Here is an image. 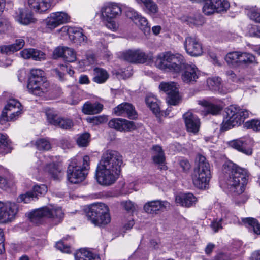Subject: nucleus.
<instances>
[{
  "mask_svg": "<svg viewBox=\"0 0 260 260\" xmlns=\"http://www.w3.org/2000/svg\"><path fill=\"white\" fill-rule=\"evenodd\" d=\"M125 210L129 212H133L135 210V206L131 201H126L122 203Z\"/></svg>",
  "mask_w": 260,
  "mask_h": 260,
  "instance_id": "63",
  "label": "nucleus"
},
{
  "mask_svg": "<svg viewBox=\"0 0 260 260\" xmlns=\"http://www.w3.org/2000/svg\"><path fill=\"white\" fill-rule=\"evenodd\" d=\"M239 63L241 64H249L255 61V57L251 53L247 52H239Z\"/></svg>",
  "mask_w": 260,
  "mask_h": 260,
  "instance_id": "42",
  "label": "nucleus"
},
{
  "mask_svg": "<svg viewBox=\"0 0 260 260\" xmlns=\"http://www.w3.org/2000/svg\"><path fill=\"white\" fill-rule=\"evenodd\" d=\"M197 202V198L191 193H181L175 197V202L181 206L190 207Z\"/></svg>",
  "mask_w": 260,
  "mask_h": 260,
  "instance_id": "25",
  "label": "nucleus"
},
{
  "mask_svg": "<svg viewBox=\"0 0 260 260\" xmlns=\"http://www.w3.org/2000/svg\"><path fill=\"white\" fill-rule=\"evenodd\" d=\"M199 104L204 107L207 114L216 115L220 113L222 106L217 103H213L205 100L199 101Z\"/></svg>",
  "mask_w": 260,
  "mask_h": 260,
  "instance_id": "27",
  "label": "nucleus"
},
{
  "mask_svg": "<svg viewBox=\"0 0 260 260\" xmlns=\"http://www.w3.org/2000/svg\"><path fill=\"white\" fill-rule=\"evenodd\" d=\"M224 182L230 190L237 194H242L245 190L248 178V171L232 161L223 165Z\"/></svg>",
  "mask_w": 260,
  "mask_h": 260,
  "instance_id": "2",
  "label": "nucleus"
},
{
  "mask_svg": "<svg viewBox=\"0 0 260 260\" xmlns=\"http://www.w3.org/2000/svg\"><path fill=\"white\" fill-rule=\"evenodd\" d=\"M21 107V104L18 100L12 99L8 101L3 110L7 112L11 111H15V109H16V110H22Z\"/></svg>",
  "mask_w": 260,
  "mask_h": 260,
  "instance_id": "43",
  "label": "nucleus"
},
{
  "mask_svg": "<svg viewBox=\"0 0 260 260\" xmlns=\"http://www.w3.org/2000/svg\"><path fill=\"white\" fill-rule=\"evenodd\" d=\"M184 72L181 75L182 81L188 84H193L200 75V72L194 65L186 64Z\"/></svg>",
  "mask_w": 260,
  "mask_h": 260,
  "instance_id": "22",
  "label": "nucleus"
},
{
  "mask_svg": "<svg viewBox=\"0 0 260 260\" xmlns=\"http://www.w3.org/2000/svg\"><path fill=\"white\" fill-rule=\"evenodd\" d=\"M49 87V83L42 70L35 68L30 70L27 85L30 93L36 96H42L48 91Z\"/></svg>",
  "mask_w": 260,
  "mask_h": 260,
  "instance_id": "5",
  "label": "nucleus"
},
{
  "mask_svg": "<svg viewBox=\"0 0 260 260\" xmlns=\"http://www.w3.org/2000/svg\"><path fill=\"white\" fill-rule=\"evenodd\" d=\"M229 147L247 156L253 154L254 141L249 137L245 136L228 142Z\"/></svg>",
  "mask_w": 260,
  "mask_h": 260,
  "instance_id": "11",
  "label": "nucleus"
},
{
  "mask_svg": "<svg viewBox=\"0 0 260 260\" xmlns=\"http://www.w3.org/2000/svg\"><path fill=\"white\" fill-rule=\"evenodd\" d=\"M179 166L184 171H188L190 167V164L187 159H182L179 161Z\"/></svg>",
  "mask_w": 260,
  "mask_h": 260,
  "instance_id": "64",
  "label": "nucleus"
},
{
  "mask_svg": "<svg viewBox=\"0 0 260 260\" xmlns=\"http://www.w3.org/2000/svg\"><path fill=\"white\" fill-rule=\"evenodd\" d=\"M86 213L88 220L95 225H105L111 221L109 208L104 203L91 205L88 207Z\"/></svg>",
  "mask_w": 260,
  "mask_h": 260,
  "instance_id": "9",
  "label": "nucleus"
},
{
  "mask_svg": "<svg viewBox=\"0 0 260 260\" xmlns=\"http://www.w3.org/2000/svg\"><path fill=\"white\" fill-rule=\"evenodd\" d=\"M103 105L99 103L86 102L82 107V111L85 114H95L100 113L103 109Z\"/></svg>",
  "mask_w": 260,
  "mask_h": 260,
  "instance_id": "32",
  "label": "nucleus"
},
{
  "mask_svg": "<svg viewBox=\"0 0 260 260\" xmlns=\"http://www.w3.org/2000/svg\"><path fill=\"white\" fill-rule=\"evenodd\" d=\"M46 58V55L43 52L34 49V52L32 54L31 59L36 61H42L44 60Z\"/></svg>",
  "mask_w": 260,
  "mask_h": 260,
  "instance_id": "55",
  "label": "nucleus"
},
{
  "mask_svg": "<svg viewBox=\"0 0 260 260\" xmlns=\"http://www.w3.org/2000/svg\"><path fill=\"white\" fill-rule=\"evenodd\" d=\"M55 14L57 21L59 22L60 25L68 23L70 21V17L66 12H56L54 13Z\"/></svg>",
  "mask_w": 260,
  "mask_h": 260,
  "instance_id": "52",
  "label": "nucleus"
},
{
  "mask_svg": "<svg viewBox=\"0 0 260 260\" xmlns=\"http://www.w3.org/2000/svg\"><path fill=\"white\" fill-rule=\"evenodd\" d=\"M55 14L52 13L50 14V16L47 17L46 19V27L50 30L54 29L59 25L60 24L57 21L56 17H55Z\"/></svg>",
  "mask_w": 260,
  "mask_h": 260,
  "instance_id": "46",
  "label": "nucleus"
},
{
  "mask_svg": "<svg viewBox=\"0 0 260 260\" xmlns=\"http://www.w3.org/2000/svg\"><path fill=\"white\" fill-rule=\"evenodd\" d=\"M87 121L94 125H99L106 123L108 121V118L105 115H100L88 118Z\"/></svg>",
  "mask_w": 260,
  "mask_h": 260,
  "instance_id": "51",
  "label": "nucleus"
},
{
  "mask_svg": "<svg viewBox=\"0 0 260 260\" xmlns=\"http://www.w3.org/2000/svg\"><path fill=\"white\" fill-rule=\"evenodd\" d=\"M223 220H220V219L214 220L211 223L210 226L214 232H217L219 230L222 229L221 222Z\"/></svg>",
  "mask_w": 260,
  "mask_h": 260,
  "instance_id": "62",
  "label": "nucleus"
},
{
  "mask_svg": "<svg viewBox=\"0 0 260 260\" xmlns=\"http://www.w3.org/2000/svg\"><path fill=\"white\" fill-rule=\"evenodd\" d=\"M109 78L108 72L104 69L95 68L94 69L93 81L98 84L105 83Z\"/></svg>",
  "mask_w": 260,
  "mask_h": 260,
  "instance_id": "34",
  "label": "nucleus"
},
{
  "mask_svg": "<svg viewBox=\"0 0 260 260\" xmlns=\"http://www.w3.org/2000/svg\"><path fill=\"white\" fill-rule=\"evenodd\" d=\"M139 28L144 31H150V26L148 25V22L147 19L139 15L138 18L134 21Z\"/></svg>",
  "mask_w": 260,
  "mask_h": 260,
  "instance_id": "44",
  "label": "nucleus"
},
{
  "mask_svg": "<svg viewBox=\"0 0 260 260\" xmlns=\"http://www.w3.org/2000/svg\"><path fill=\"white\" fill-rule=\"evenodd\" d=\"M169 205L167 201L154 200L146 203L144 206V210L149 214H156L158 211L166 209Z\"/></svg>",
  "mask_w": 260,
  "mask_h": 260,
  "instance_id": "23",
  "label": "nucleus"
},
{
  "mask_svg": "<svg viewBox=\"0 0 260 260\" xmlns=\"http://www.w3.org/2000/svg\"><path fill=\"white\" fill-rule=\"evenodd\" d=\"M249 18L255 22L260 23V11L253 10L249 12L248 14Z\"/></svg>",
  "mask_w": 260,
  "mask_h": 260,
  "instance_id": "59",
  "label": "nucleus"
},
{
  "mask_svg": "<svg viewBox=\"0 0 260 260\" xmlns=\"http://www.w3.org/2000/svg\"><path fill=\"white\" fill-rule=\"evenodd\" d=\"M183 117L187 131L193 134H197L199 132L200 127L199 118L189 111L184 114Z\"/></svg>",
  "mask_w": 260,
  "mask_h": 260,
  "instance_id": "21",
  "label": "nucleus"
},
{
  "mask_svg": "<svg viewBox=\"0 0 260 260\" xmlns=\"http://www.w3.org/2000/svg\"><path fill=\"white\" fill-rule=\"evenodd\" d=\"M159 88L160 90L168 94V103L170 105H176L179 101V92L176 83L174 82H161Z\"/></svg>",
  "mask_w": 260,
  "mask_h": 260,
  "instance_id": "14",
  "label": "nucleus"
},
{
  "mask_svg": "<svg viewBox=\"0 0 260 260\" xmlns=\"http://www.w3.org/2000/svg\"><path fill=\"white\" fill-rule=\"evenodd\" d=\"M185 21L187 25L193 27L202 25L205 22V20L202 15L197 13L192 16L186 17Z\"/></svg>",
  "mask_w": 260,
  "mask_h": 260,
  "instance_id": "37",
  "label": "nucleus"
},
{
  "mask_svg": "<svg viewBox=\"0 0 260 260\" xmlns=\"http://www.w3.org/2000/svg\"><path fill=\"white\" fill-rule=\"evenodd\" d=\"M44 171L56 180H60L63 176V173L58 165L54 162L47 164L44 168Z\"/></svg>",
  "mask_w": 260,
  "mask_h": 260,
  "instance_id": "31",
  "label": "nucleus"
},
{
  "mask_svg": "<svg viewBox=\"0 0 260 260\" xmlns=\"http://www.w3.org/2000/svg\"><path fill=\"white\" fill-rule=\"evenodd\" d=\"M47 191V187L44 184L35 185L31 191L26 192L24 194L19 196L17 198L18 202L28 203L39 196L44 194Z\"/></svg>",
  "mask_w": 260,
  "mask_h": 260,
  "instance_id": "16",
  "label": "nucleus"
},
{
  "mask_svg": "<svg viewBox=\"0 0 260 260\" xmlns=\"http://www.w3.org/2000/svg\"><path fill=\"white\" fill-rule=\"evenodd\" d=\"M48 122L54 125L58 126L64 129H69L73 126V122L70 119L62 118L52 110L49 109L46 112Z\"/></svg>",
  "mask_w": 260,
  "mask_h": 260,
  "instance_id": "17",
  "label": "nucleus"
},
{
  "mask_svg": "<svg viewBox=\"0 0 260 260\" xmlns=\"http://www.w3.org/2000/svg\"><path fill=\"white\" fill-rule=\"evenodd\" d=\"M12 143L6 135L0 133V154H6L11 152Z\"/></svg>",
  "mask_w": 260,
  "mask_h": 260,
  "instance_id": "36",
  "label": "nucleus"
},
{
  "mask_svg": "<svg viewBox=\"0 0 260 260\" xmlns=\"http://www.w3.org/2000/svg\"><path fill=\"white\" fill-rule=\"evenodd\" d=\"M220 211L221 214L220 220H223V222L226 223H231L236 221V216L231 212L226 207L221 206Z\"/></svg>",
  "mask_w": 260,
  "mask_h": 260,
  "instance_id": "39",
  "label": "nucleus"
},
{
  "mask_svg": "<svg viewBox=\"0 0 260 260\" xmlns=\"http://www.w3.org/2000/svg\"><path fill=\"white\" fill-rule=\"evenodd\" d=\"M120 57L133 63H144L153 59L151 53H146L140 49L126 50L121 53Z\"/></svg>",
  "mask_w": 260,
  "mask_h": 260,
  "instance_id": "10",
  "label": "nucleus"
},
{
  "mask_svg": "<svg viewBox=\"0 0 260 260\" xmlns=\"http://www.w3.org/2000/svg\"><path fill=\"white\" fill-rule=\"evenodd\" d=\"M243 222L249 232L257 235L260 234V224L256 219L248 217L244 219Z\"/></svg>",
  "mask_w": 260,
  "mask_h": 260,
  "instance_id": "35",
  "label": "nucleus"
},
{
  "mask_svg": "<svg viewBox=\"0 0 260 260\" xmlns=\"http://www.w3.org/2000/svg\"><path fill=\"white\" fill-rule=\"evenodd\" d=\"M239 51H234L226 54L225 59L230 66L232 67L239 66Z\"/></svg>",
  "mask_w": 260,
  "mask_h": 260,
  "instance_id": "41",
  "label": "nucleus"
},
{
  "mask_svg": "<svg viewBox=\"0 0 260 260\" xmlns=\"http://www.w3.org/2000/svg\"><path fill=\"white\" fill-rule=\"evenodd\" d=\"M153 160L154 162L158 165L161 170H167V167L165 165V156L163 150L159 145H155L152 147Z\"/></svg>",
  "mask_w": 260,
  "mask_h": 260,
  "instance_id": "29",
  "label": "nucleus"
},
{
  "mask_svg": "<svg viewBox=\"0 0 260 260\" xmlns=\"http://www.w3.org/2000/svg\"><path fill=\"white\" fill-rule=\"evenodd\" d=\"M233 257L228 252H220L215 255L211 260H231Z\"/></svg>",
  "mask_w": 260,
  "mask_h": 260,
  "instance_id": "57",
  "label": "nucleus"
},
{
  "mask_svg": "<svg viewBox=\"0 0 260 260\" xmlns=\"http://www.w3.org/2000/svg\"><path fill=\"white\" fill-rule=\"evenodd\" d=\"M102 16L107 20L120 15L122 12L120 6L115 3H109L104 5L101 10Z\"/></svg>",
  "mask_w": 260,
  "mask_h": 260,
  "instance_id": "20",
  "label": "nucleus"
},
{
  "mask_svg": "<svg viewBox=\"0 0 260 260\" xmlns=\"http://www.w3.org/2000/svg\"><path fill=\"white\" fill-rule=\"evenodd\" d=\"M125 13L126 16L132 19L134 22L140 15L134 9L131 8H127Z\"/></svg>",
  "mask_w": 260,
  "mask_h": 260,
  "instance_id": "60",
  "label": "nucleus"
},
{
  "mask_svg": "<svg viewBox=\"0 0 260 260\" xmlns=\"http://www.w3.org/2000/svg\"><path fill=\"white\" fill-rule=\"evenodd\" d=\"M63 216L62 209L53 206L43 207L34 210L28 215L30 221L36 224L42 223L45 218H51L57 224L62 220Z\"/></svg>",
  "mask_w": 260,
  "mask_h": 260,
  "instance_id": "7",
  "label": "nucleus"
},
{
  "mask_svg": "<svg viewBox=\"0 0 260 260\" xmlns=\"http://www.w3.org/2000/svg\"><path fill=\"white\" fill-rule=\"evenodd\" d=\"M10 22L6 19H0V34H6L11 29Z\"/></svg>",
  "mask_w": 260,
  "mask_h": 260,
  "instance_id": "54",
  "label": "nucleus"
},
{
  "mask_svg": "<svg viewBox=\"0 0 260 260\" xmlns=\"http://www.w3.org/2000/svg\"><path fill=\"white\" fill-rule=\"evenodd\" d=\"M249 111L237 105H230L226 109V115L221 125V130L225 131L239 126L249 116Z\"/></svg>",
  "mask_w": 260,
  "mask_h": 260,
  "instance_id": "6",
  "label": "nucleus"
},
{
  "mask_svg": "<svg viewBox=\"0 0 260 260\" xmlns=\"http://www.w3.org/2000/svg\"><path fill=\"white\" fill-rule=\"evenodd\" d=\"M230 5L227 0H207L203 5L202 12L206 15L227 11Z\"/></svg>",
  "mask_w": 260,
  "mask_h": 260,
  "instance_id": "13",
  "label": "nucleus"
},
{
  "mask_svg": "<svg viewBox=\"0 0 260 260\" xmlns=\"http://www.w3.org/2000/svg\"><path fill=\"white\" fill-rule=\"evenodd\" d=\"M75 260H101L99 256L86 249H81L75 254Z\"/></svg>",
  "mask_w": 260,
  "mask_h": 260,
  "instance_id": "33",
  "label": "nucleus"
},
{
  "mask_svg": "<svg viewBox=\"0 0 260 260\" xmlns=\"http://www.w3.org/2000/svg\"><path fill=\"white\" fill-rule=\"evenodd\" d=\"M90 137L89 133L87 132L79 134L76 140L77 144L79 147H86L89 143Z\"/></svg>",
  "mask_w": 260,
  "mask_h": 260,
  "instance_id": "47",
  "label": "nucleus"
},
{
  "mask_svg": "<svg viewBox=\"0 0 260 260\" xmlns=\"http://www.w3.org/2000/svg\"><path fill=\"white\" fill-rule=\"evenodd\" d=\"M15 20L23 25H28L35 21L32 13L26 9H19L14 15Z\"/></svg>",
  "mask_w": 260,
  "mask_h": 260,
  "instance_id": "24",
  "label": "nucleus"
},
{
  "mask_svg": "<svg viewBox=\"0 0 260 260\" xmlns=\"http://www.w3.org/2000/svg\"><path fill=\"white\" fill-rule=\"evenodd\" d=\"M56 247L57 249L62 252L70 253L71 252V247L62 241H59L56 244Z\"/></svg>",
  "mask_w": 260,
  "mask_h": 260,
  "instance_id": "56",
  "label": "nucleus"
},
{
  "mask_svg": "<svg viewBox=\"0 0 260 260\" xmlns=\"http://www.w3.org/2000/svg\"><path fill=\"white\" fill-rule=\"evenodd\" d=\"M155 64L161 70L175 73H179L184 70L187 64L182 55L179 54H174L170 52L158 55Z\"/></svg>",
  "mask_w": 260,
  "mask_h": 260,
  "instance_id": "4",
  "label": "nucleus"
},
{
  "mask_svg": "<svg viewBox=\"0 0 260 260\" xmlns=\"http://www.w3.org/2000/svg\"><path fill=\"white\" fill-rule=\"evenodd\" d=\"M113 113L118 116H126L130 119H136L137 113L134 106L131 103L124 102L113 109Z\"/></svg>",
  "mask_w": 260,
  "mask_h": 260,
  "instance_id": "18",
  "label": "nucleus"
},
{
  "mask_svg": "<svg viewBox=\"0 0 260 260\" xmlns=\"http://www.w3.org/2000/svg\"><path fill=\"white\" fill-rule=\"evenodd\" d=\"M142 3L144 4L149 14H154L158 12V6L153 0H143Z\"/></svg>",
  "mask_w": 260,
  "mask_h": 260,
  "instance_id": "45",
  "label": "nucleus"
},
{
  "mask_svg": "<svg viewBox=\"0 0 260 260\" xmlns=\"http://www.w3.org/2000/svg\"><path fill=\"white\" fill-rule=\"evenodd\" d=\"M122 162V157L118 151L107 150L104 152L95 171L98 183L104 186L113 184L119 177Z\"/></svg>",
  "mask_w": 260,
  "mask_h": 260,
  "instance_id": "1",
  "label": "nucleus"
},
{
  "mask_svg": "<svg viewBox=\"0 0 260 260\" xmlns=\"http://www.w3.org/2000/svg\"><path fill=\"white\" fill-rule=\"evenodd\" d=\"M244 126L247 128L252 129L255 131H260V121L257 119H252L246 121Z\"/></svg>",
  "mask_w": 260,
  "mask_h": 260,
  "instance_id": "53",
  "label": "nucleus"
},
{
  "mask_svg": "<svg viewBox=\"0 0 260 260\" xmlns=\"http://www.w3.org/2000/svg\"><path fill=\"white\" fill-rule=\"evenodd\" d=\"M21 111L20 110L13 111L12 113L10 114V116H8V112L3 110L0 117V123L4 124L7 121L15 120L20 115Z\"/></svg>",
  "mask_w": 260,
  "mask_h": 260,
  "instance_id": "40",
  "label": "nucleus"
},
{
  "mask_svg": "<svg viewBox=\"0 0 260 260\" xmlns=\"http://www.w3.org/2000/svg\"><path fill=\"white\" fill-rule=\"evenodd\" d=\"M68 33L70 40L75 43L81 45L87 42V37L84 34L83 30L81 28H70L68 30Z\"/></svg>",
  "mask_w": 260,
  "mask_h": 260,
  "instance_id": "26",
  "label": "nucleus"
},
{
  "mask_svg": "<svg viewBox=\"0 0 260 260\" xmlns=\"http://www.w3.org/2000/svg\"><path fill=\"white\" fill-rule=\"evenodd\" d=\"M184 45L186 52L191 56H198L203 53L202 45L199 40L195 37H187L185 38Z\"/></svg>",
  "mask_w": 260,
  "mask_h": 260,
  "instance_id": "15",
  "label": "nucleus"
},
{
  "mask_svg": "<svg viewBox=\"0 0 260 260\" xmlns=\"http://www.w3.org/2000/svg\"><path fill=\"white\" fill-rule=\"evenodd\" d=\"M34 49V48L24 49L20 52V55L25 59L31 58Z\"/></svg>",
  "mask_w": 260,
  "mask_h": 260,
  "instance_id": "61",
  "label": "nucleus"
},
{
  "mask_svg": "<svg viewBox=\"0 0 260 260\" xmlns=\"http://www.w3.org/2000/svg\"><path fill=\"white\" fill-rule=\"evenodd\" d=\"M198 165L192 176L194 185L199 189H205L211 177L210 167L206 157L198 154L197 157Z\"/></svg>",
  "mask_w": 260,
  "mask_h": 260,
  "instance_id": "8",
  "label": "nucleus"
},
{
  "mask_svg": "<svg viewBox=\"0 0 260 260\" xmlns=\"http://www.w3.org/2000/svg\"><path fill=\"white\" fill-rule=\"evenodd\" d=\"M18 210V205L15 203L0 201V223H6L13 221Z\"/></svg>",
  "mask_w": 260,
  "mask_h": 260,
  "instance_id": "12",
  "label": "nucleus"
},
{
  "mask_svg": "<svg viewBox=\"0 0 260 260\" xmlns=\"http://www.w3.org/2000/svg\"><path fill=\"white\" fill-rule=\"evenodd\" d=\"M145 102L147 106L153 113L157 114L160 112V108L158 103V99L153 95H149L146 97Z\"/></svg>",
  "mask_w": 260,
  "mask_h": 260,
  "instance_id": "38",
  "label": "nucleus"
},
{
  "mask_svg": "<svg viewBox=\"0 0 260 260\" xmlns=\"http://www.w3.org/2000/svg\"><path fill=\"white\" fill-rule=\"evenodd\" d=\"M90 169V157L84 156L82 158L76 157L71 159L67 171V179L73 184L84 180Z\"/></svg>",
  "mask_w": 260,
  "mask_h": 260,
  "instance_id": "3",
  "label": "nucleus"
},
{
  "mask_svg": "<svg viewBox=\"0 0 260 260\" xmlns=\"http://www.w3.org/2000/svg\"><path fill=\"white\" fill-rule=\"evenodd\" d=\"M63 58L66 61L74 62L76 60V53L74 49L65 47Z\"/></svg>",
  "mask_w": 260,
  "mask_h": 260,
  "instance_id": "48",
  "label": "nucleus"
},
{
  "mask_svg": "<svg viewBox=\"0 0 260 260\" xmlns=\"http://www.w3.org/2000/svg\"><path fill=\"white\" fill-rule=\"evenodd\" d=\"M65 47H58L56 48L53 52V58L57 59L58 58H63Z\"/></svg>",
  "mask_w": 260,
  "mask_h": 260,
  "instance_id": "58",
  "label": "nucleus"
},
{
  "mask_svg": "<svg viewBox=\"0 0 260 260\" xmlns=\"http://www.w3.org/2000/svg\"><path fill=\"white\" fill-rule=\"evenodd\" d=\"M24 45L25 41L23 38L17 39L13 44L0 46V53L8 54L16 52L22 49Z\"/></svg>",
  "mask_w": 260,
  "mask_h": 260,
  "instance_id": "30",
  "label": "nucleus"
},
{
  "mask_svg": "<svg viewBox=\"0 0 260 260\" xmlns=\"http://www.w3.org/2000/svg\"><path fill=\"white\" fill-rule=\"evenodd\" d=\"M35 145L39 150L47 151L51 148V144L46 139L42 138L36 141Z\"/></svg>",
  "mask_w": 260,
  "mask_h": 260,
  "instance_id": "49",
  "label": "nucleus"
},
{
  "mask_svg": "<svg viewBox=\"0 0 260 260\" xmlns=\"http://www.w3.org/2000/svg\"><path fill=\"white\" fill-rule=\"evenodd\" d=\"M110 128L120 132H130L137 129L135 123L122 118H113L108 123Z\"/></svg>",
  "mask_w": 260,
  "mask_h": 260,
  "instance_id": "19",
  "label": "nucleus"
},
{
  "mask_svg": "<svg viewBox=\"0 0 260 260\" xmlns=\"http://www.w3.org/2000/svg\"><path fill=\"white\" fill-rule=\"evenodd\" d=\"M221 79L219 77H212L207 80V83L211 90H216L219 89Z\"/></svg>",
  "mask_w": 260,
  "mask_h": 260,
  "instance_id": "50",
  "label": "nucleus"
},
{
  "mask_svg": "<svg viewBox=\"0 0 260 260\" xmlns=\"http://www.w3.org/2000/svg\"><path fill=\"white\" fill-rule=\"evenodd\" d=\"M53 0H28L30 7L34 11L42 13L48 10Z\"/></svg>",
  "mask_w": 260,
  "mask_h": 260,
  "instance_id": "28",
  "label": "nucleus"
}]
</instances>
